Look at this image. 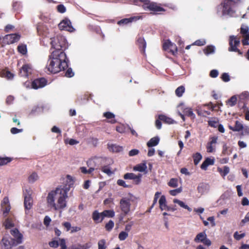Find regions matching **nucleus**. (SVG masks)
Instances as JSON below:
<instances>
[{
	"label": "nucleus",
	"mask_w": 249,
	"mask_h": 249,
	"mask_svg": "<svg viewBox=\"0 0 249 249\" xmlns=\"http://www.w3.org/2000/svg\"><path fill=\"white\" fill-rule=\"evenodd\" d=\"M67 184L60 185L50 191L46 198L48 207L59 212L60 214L67 206L66 199L68 197V192L73 184V180L70 175L67 176Z\"/></svg>",
	"instance_id": "nucleus-1"
},
{
	"label": "nucleus",
	"mask_w": 249,
	"mask_h": 249,
	"mask_svg": "<svg viewBox=\"0 0 249 249\" xmlns=\"http://www.w3.org/2000/svg\"><path fill=\"white\" fill-rule=\"evenodd\" d=\"M68 60L64 52L53 51L49 55L46 68L50 73H56L68 67Z\"/></svg>",
	"instance_id": "nucleus-2"
},
{
	"label": "nucleus",
	"mask_w": 249,
	"mask_h": 249,
	"mask_svg": "<svg viewBox=\"0 0 249 249\" xmlns=\"http://www.w3.org/2000/svg\"><path fill=\"white\" fill-rule=\"evenodd\" d=\"M39 34L44 36L46 38H50L52 48L54 49L53 51L64 52L68 48L67 41L64 36L57 35L53 37L50 35V31L43 25H39L37 28Z\"/></svg>",
	"instance_id": "nucleus-3"
},
{
	"label": "nucleus",
	"mask_w": 249,
	"mask_h": 249,
	"mask_svg": "<svg viewBox=\"0 0 249 249\" xmlns=\"http://www.w3.org/2000/svg\"><path fill=\"white\" fill-rule=\"evenodd\" d=\"M10 233L15 239L12 238L9 235L4 236L0 241L2 249H12L13 247L22 243L23 235L17 229L11 230Z\"/></svg>",
	"instance_id": "nucleus-4"
},
{
	"label": "nucleus",
	"mask_w": 249,
	"mask_h": 249,
	"mask_svg": "<svg viewBox=\"0 0 249 249\" xmlns=\"http://www.w3.org/2000/svg\"><path fill=\"white\" fill-rule=\"evenodd\" d=\"M133 3L138 6H142L145 11L153 12H159L165 11V9L160 6L159 4L149 0H132Z\"/></svg>",
	"instance_id": "nucleus-5"
},
{
	"label": "nucleus",
	"mask_w": 249,
	"mask_h": 249,
	"mask_svg": "<svg viewBox=\"0 0 249 249\" xmlns=\"http://www.w3.org/2000/svg\"><path fill=\"white\" fill-rule=\"evenodd\" d=\"M217 14L220 17L226 16L233 17L234 16L235 11L232 9L227 3L224 1L217 6Z\"/></svg>",
	"instance_id": "nucleus-6"
},
{
	"label": "nucleus",
	"mask_w": 249,
	"mask_h": 249,
	"mask_svg": "<svg viewBox=\"0 0 249 249\" xmlns=\"http://www.w3.org/2000/svg\"><path fill=\"white\" fill-rule=\"evenodd\" d=\"M131 199L129 198L125 197H123L120 201V208L122 212V214L120 216V220L122 221L124 215L128 214L130 211Z\"/></svg>",
	"instance_id": "nucleus-7"
},
{
	"label": "nucleus",
	"mask_w": 249,
	"mask_h": 249,
	"mask_svg": "<svg viewBox=\"0 0 249 249\" xmlns=\"http://www.w3.org/2000/svg\"><path fill=\"white\" fill-rule=\"evenodd\" d=\"M32 191L30 188L23 191L24 197V205L25 209V213H27V211L30 210L33 206V198L32 197Z\"/></svg>",
	"instance_id": "nucleus-8"
},
{
	"label": "nucleus",
	"mask_w": 249,
	"mask_h": 249,
	"mask_svg": "<svg viewBox=\"0 0 249 249\" xmlns=\"http://www.w3.org/2000/svg\"><path fill=\"white\" fill-rule=\"evenodd\" d=\"M58 27L60 30H63L70 32H72L74 30V29L71 25L70 20L68 18H65L60 22L58 24Z\"/></svg>",
	"instance_id": "nucleus-9"
},
{
	"label": "nucleus",
	"mask_w": 249,
	"mask_h": 249,
	"mask_svg": "<svg viewBox=\"0 0 249 249\" xmlns=\"http://www.w3.org/2000/svg\"><path fill=\"white\" fill-rule=\"evenodd\" d=\"M47 83V81L44 78H41L34 80L31 84V88L37 89L44 87Z\"/></svg>",
	"instance_id": "nucleus-10"
},
{
	"label": "nucleus",
	"mask_w": 249,
	"mask_h": 249,
	"mask_svg": "<svg viewBox=\"0 0 249 249\" xmlns=\"http://www.w3.org/2000/svg\"><path fill=\"white\" fill-rule=\"evenodd\" d=\"M20 38V36L18 34H12L7 35L4 37V41L8 44H13L18 42Z\"/></svg>",
	"instance_id": "nucleus-11"
},
{
	"label": "nucleus",
	"mask_w": 249,
	"mask_h": 249,
	"mask_svg": "<svg viewBox=\"0 0 249 249\" xmlns=\"http://www.w3.org/2000/svg\"><path fill=\"white\" fill-rule=\"evenodd\" d=\"M142 177L141 174L136 175L132 173H127L124 175V178L125 179H132L136 184H139L141 181Z\"/></svg>",
	"instance_id": "nucleus-12"
},
{
	"label": "nucleus",
	"mask_w": 249,
	"mask_h": 249,
	"mask_svg": "<svg viewBox=\"0 0 249 249\" xmlns=\"http://www.w3.org/2000/svg\"><path fill=\"white\" fill-rule=\"evenodd\" d=\"M210 189V186L209 184L206 183H200L198 184L197 190L200 195H204L207 194Z\"/></svg>",
	"instance_id": "nucleus-13"
},
{
	"label": "nucleus",
	"mask_w": 249,
	"mask_h": 249,
	"mask_svg": "<svg viewBox=\"0 0 249 249\" xmlns=\"http://www.w3.org/2000/svg\"><path fill=\"white\" fill-rule=\"evenodd\" d=\"M142 18V17L141 16H134L130 18H125L118 21L117 24L120 26L126 25L129 23H131L134 21H137Z\"/></svg>",
	"instance_id": "nucleus-14"
},
{
	"label": "nucleus",
	"mask_w": 249,
	"mask_h": 249,
	"mask_svg": "<svg viewBox=\"0 0 249 249\" xmlns=\"http://www.w3.org/2000/svg\"><path fill=\"white\" fill-rule=\"evenodd\" d=\"M184 104L183 103L180 104L178 107L181 109H183V112L185 115L190 117L192 119H194L196 117L195 114L193 113L192 109L191 108H184Z\"/></svg>",
	"instance_id": "nucleus-15"
},
{
	"label": "nucleus",
	"mask_w": 249,
	"mask_h": 249,
	"mask_svg": "<svg viewBox=\"0 0 249 249\" xmlns=\"http://www.w3.org/2000/svg\"><path fill=\"white\" fill-rule=\"evenodd\" d=\"M218 137L214 136L211 138V141L208 142L206 145L207 151L208 153H212L214 151V148L213 146V144L217 143Z\"/></svg>",
	"instance_id": "nucleus-16"
},
{
	"label": "nucleus",
	"mask_w": 249,
	"mask_h": 249,
	"mask_svg": "<svg viewBox=\"0 0 249 249\" xmlns=\"http://www.w3.org/2000/svg\"><path fill=\"white\" fill-rule=\"evenodd\" d=\"M32 72V69L29 65H24L20 70L19 74L22 77H27Z\"/></svg>",
	"instance_id": "nucleus-17"
},
{
	"label": "nucleus",
	"mask_w": 249,
	"mask_h": 249,
	"mask_svg": "<svg viewBox=\"0 0 249 249\" xmlns=\"http://www.w3.org/2000/svg\"><path fill=\"white\" fill-rule=\"evenodd\" d=\"M108 148L110 151L112 152L118 153L122 152L124 148L122 146H120L116 144L108 143L107 144Z\"/></svg>",
	"instance_id": "nucleus-18"
},
{
	"label": "nucleus",
	"mask_w": 249,
	"mask_h": 249,
	"mask_svg": "<svg viewBox=\"0 0 249 249\" xmlns=\"http://www.w3.org/2000/svg\"><path fill=\"white\" fill-rule=\"evenodd\" d=\"M214 163V159L210 158H207L201 165V168L202 170H206L209 165H213Z\"/></svg>",
	"instance_id": "nucleus-19"
},
{
	"label": "nucleus",
	"mask_w": 249,
	"mask_h": 249,
	"mask_svg": "<svg viewBox=\"0 0 249 249\" xmlns=\"http://www.w3.org/2000/svg\"><path fill=\"white\" fill-rule=\"evenodd\" d=\"M160 207L161 210H167L169 211L170 208L166 205V198L164 196H162L159 200Z\"/></svg>",
	"instance_id": "nucleus-20"
},
{
	"label": "nucleus",
	"mask_w": 249,
	"mask_h": 249,
	"mask_svg": "<svg viewBox=\"0 0 249 249\" xmlns=\"http://www.w3.org/2000/svg\"><path fill=\"white\" fill-rule=\"evenodd\" d=\"M147 168V167L146 166V163L143 162L137 164L134 167L133 169L135 171H139L140 172H145L146 173Z\"/></svg>",
	"instance_id": "nucleus-21"
},
{
	"label": "nucleus",
	"mask_w": 249,
	"mask_h": 249,
	"mask_svg": "<svg viewBox=\"0 0 249 249\" xmlns=\"http://www.w3.org/2000/svg\"><path fill=\"white\" fill-rule=\"evenodd\" d=\"M102 212L100 213L98 211L95 210L92 213V219L96 223L101 222L102 221H101L103 217Z\"/></svg>",
	"instance_id": "nucleus-22"
},
{
	"label": "nucleus",
	"mask_w": 249,
	"mask_h": 249,
	"mask_svg": "<svg viewBox=\"0 0 249 249\" xmlns=\"http://www.w3.org/2000/svg\"><path fill=\"white\" fill-rule=\"evenodd\" d=\"M137 44L140 48H142V51L143 53L145 52V48L146 47V43L143 37H139L137 39Z\"/></svg>",
	"instance_id": "nucleus-23"
},
{
	"label": "nucleus",
	"mask_w": 249,
	"mask_h": 249,
	"mask_svg": "<svg viewBox=\"0 0 249 249\" xmlns=\"http://www.w3.org/2000/svg\"><path fill=\"white\" fill-rule=\"evenodd\" d=\"M243 124L240 122L236 121L235 126L234 127L230 126L229 128L233 131L239 132L243 129Z\"/></svg>",
	"instance_id": "nucleus-24"
},
{
	"label": "nucleus",
	"mask_w": 249,
	"mask_h": 249,
	"mask_svg": "<svg viewBox=\"0 0 249 249\" xmlns=\"http://www.w3.org/2000/svg\"><path fill=\"white\" fill-rule=\"evenodd\" d=\"M215 48L213 45H208L203 50V52L206 55L213 54L215 53Z\"/></svg>",
	"instance_id": "nucleus-25"
},
{
	"label": "nucleus",
	"mask_w": 249,
	"mask_h": 249,
	"mask_svg": "<svg viewBox=\"0 0 249 249\" xmlns=\"http://www.w3.org/2000/svg\"><path fill=\"white\" fill-rule=\"evenodd\" d=\"M207 237V234L205 232H201L197 234L194 239L195 242L196 243L202 242Z\"/></svg>",
	"instance_id": "nucleus-26"
},
{
	"label": "nucleus",
	"mask_w": 249,
	"mask_h": 249,
	"mask_svg": "<svg viewBox=\"0 0 249 249\" xmlns=\"http://www.w3.org/2000/svg\"><path fill=\"white\" fill-rule=\"evenodd\" d=\"M160 142V138L158 137H155L151 138L147 143V145L149 147L155 146L158 145Z\"/></svg>",
	"instance_id": "nucleus-27"
},
{
	"label": "nucleus",
	"mask_w": 249,
	"mask_h": 249,
	"mask_svg": "<svg viewBox=\"0 0 249 249\" xmlns=\"http://www.w3.org/2000/svg\"><path fill=\"white\" fill-rule=\"evenodd\" d=\"M159 119L160 120L168 124H173L176 123V121H174L173 119H172V118H169L164 115H159Z\"/></svg>",
	"instance_id": "nucleus-28"
},
{
	"label": "nucleus",
	"mask_w": 249,
	"mask_h": 249,
	"mask_svg": "<svg viewBox=\"0 0 249 249\" xmlns=\"http://www.w3.org/2000/svg\"><path fill=\"white\" fill-rule=\"evenodd\" d=\"M103 217L101 221H103V220L106 217H113L115 215V212L113 210H105L102 212Z\"/></svg>",
	"instance_id": "nucleus-29"
},
{
	"label": "nucleus",
	"mask_w": 249,
	"mask_h": 249,
	"mask_svg": "<svg viewBox=\"0 0 249 249\" xmlns=\"http://www.w3.org/2000/svg\"><path fill=\"white\" fill-rule=\"evenodd\" d=\"M104 116L108 119H111L109 122L111 124H114L116 122L114 119L115 115L110 112H106L104 113Z\"/></svg>",
	"instance_id": "nucleus-30"
},
{
	"label": "nucleus",
	"mask_w": 249,
	"mask_h": 249,
	"mask_svg": "<svg viewBox=\"0 0 249 249\" xmlns=\"http://www.w3.org/2000/svg\"><path fill=\"white\" fill-rule=\"evenodd\" d=\"M174 203L178 204L181 207L187 209L188 211L191 212L192 209L189 207L187 205L185 204L183 201L179 200L178 199H174L173 200Z\"/></svg>",
	"instance_id": "nucleus-31"
},
{
	"label": "nucleus",
	"mask_w": 249,
	"mask_h": 249,
	"mask_svg": "<svg viewBox=\"0 0 249 249\" xmlns=\"http://www.w3.org/2000/svg\"><path fill=\"white\" fill-rule=\"evenodd\" d=\"M217 171L219 173H220L222 176L224 177L229 173L230 168L227 166H224L223 169L218 168Z\"/></svg>",
	"instance_id": "nucleus-32"
},
{
	"label": "nucleus",
	"mask_w": 249,
	"mask_h": 249,
	"mask_svg": "<svg viewBox=\"0 0 249 249\" xmlns=\"http://www.w3.org/2000/svg\"><path fill=\"white\" fill-rule=\"evenodd\" d=\"M194 164L197 165L202 158V156L199 152H197L193 155Z\"/></svg>",
	"instance_id": "nucleus-33"
},
{
	"label": "nucleus",
	"mask_w": 249,
	"mask_h": 249,
	"mask_svg": "<svg viewBox=\"0 0 249 249\" xmlns=\"http://www.w3.org/2000/svg\"><path fill=\"white\" fill-rule=\"evenodd\" d=\"M231 40H232V46L233 47L235 46V47H237V46H238L240 43L239 38H237L236 36H231L230 37L229 43L230 42Z\"/></svg>",
	"instance_id": "nucleus-34"
},
{
	"label": "nucleus",
	"mask_w": 249,
	"mask_h": 249,
	"mask_svg": "<svg viewBox=\"0 0 249 249\" xmlns=\"http://www.w3.org/2000/svg\"><path fill=\"white\" fill-rule=\"evenodd\" d=\"M185 91V88L183 86L178 87L175 91L176 94L178 97H181Z\"/></svg>",
	"instance_id": "nucleus-35"
},
{
	"label": "nucleus",
	"mask_w": 249,
	"mask_h": 249,
	"mask_svg": "<svg viewBox=\"0 0 249 249\" xmlns=\"http://www.w3.org/2000/svg\"><path fill=\"white\" fill-rule=\"evenodd\" d=\"M12 159L8 157H0V166L4 165L11 161Z\"/></svg>",
	"instance_id": "nucleus-36"
},
{
	"label": "nucleus",
	"mask_w": 249,
	"mask_h": 249,
	"mask_svg": "<svg viewBox=\"0 0 249 249\" xmlns=\"http://www.w3.org/2000/svg\"><path fill=\"white\" fill-rule=\"evenodd\" d=\"M38 179V176L36 173H33L28 177V181L30 183H34Z\"/></svg>",
	"instance_id": "nucleus-37"
},
{
	"label": "nucleus",
	"mask_w": 249,
	"mask_h": 249,
	"mask_svg": "<svg viewBox=\"0 0 249 249\" xmlns=\"http://www.w3.org/2000/svg\"><path fill=\"white\" fill-rule=\"evenodd\" d=\"M170 45L168 52H170L173 55H175L178 51L177 47L176 44L172 42H171Z\"/></svg>",
	"instance_id": "nucleus-38"
},
{
	"label": "nucleus",
	"mask_w": 249,
	"mask_h": 249,
	"mask_svg": "<svg viewBox=\"0 0 249 249\" xmlns=\"http://www.w3.org/2000/svg\"><path fill=\"white\" fill-rule=\"evenodd\" d=\"M237 102V97L235 95L231 97L228 101V104L231 106L233 107L235 105Z\"/></svg>",
	"instance_id": "nucleus-39"
},
{
	"label": "nucleus",
	"mask_w": 249,
	"mask_h": 249,
	"mask_svg": "<svg viewBox=\"0 0 249 249\" xmlns=\"http://www.w3.org/2000/svg\"><path fill=\"white\" fill-rule=\"evenodd\" d=\"M228 50L230 52H237L238 53V54H242V53L237 47H236L235 46L234 47L232 46V40H231V41L230 42V47L229 48Z\"/></svg>",
	"instance_id": "nucleus-40"
},
{
	"label": "nucleus",
	"mask_w": 249,
	"mask_h": 249,
	"mask_svg": "<svg viewBox=\"0 0 249 249\" xmlns=\"http://www.w3.org/2000/svg\"><path fill=\"white\" fill-rule=\"evenodd\" d=\"M3 224L6 229H10L14 226L13 221L9 218L5 220Z\"/></svg>",
	"instance_id": "nucleus-41"
},
{
	"label": "nucleus",
	"mask_w": 249,
	"mask_h": 249,
	"mask_svg": "<svg viewBox=\"0 0 249 249\" xmlns=\"http://www.w3.org/2000/svg\"><path fill=\"white\" fill-rule=\"evenodd\" d=\"M168 185L171 187L175 188L178 186V179L177 178H171L168 182Z\"/></svg>",
	"instance_id": "nucleus-42"
},
{
	"label": "nucleus",
	"mask_w": 249,
	"mask_h": 249,
	"mask_svg": "<svg viewBox=\"0 0 249 249\" xmlns=\"http://www.w3.org/2000/svg\"><path fill=\"white\" fill-rule=\"evenodd\" d=\"M106 240L105 239H101L98 242V249H106L107 246L106 245Z\"/></svg>",
	"instance_id": "nucleus-43"
},
{
	"label": "nucleus",
	"mask_w": 249,
	"mask_h": 249,
	"mask_svg": "<svg viewBox=\"0 0 249 249\" xmlns=\"http://www.w3.org/2000/svg\"><path fill=\"white\" fill-rule=\"evenodd\" d=\"M128 232L125 231H122L119 233L118 238L120 240L124 241L128 237Z\"/></svg>",
	"instance_id": "nucleus-44"
},
{
	"label": "nucleus",
	"mask_w": 249,
	"mask_h": 249,
	"mask_svg": "<svg viewBox=\"0 0 249 249\" xmlns=\"http://www.w3.org/2000/svg\"><path fill=\"white\" fill-rule=\"evenodd\" d=\"M206 41L205 39H201L196 40L193 43V45L198 46H201L204 45L205 44H206Z\"/></svg>",
	"instance_id": "nucleus-45"
},
{
	"label": "nucleus",
	"mask_w": 249,
	"mask_h": 249,
	"mask_svg": "<svg viewBox=\"0 0 249 249\" xmlns=\"http://www.w3.org/2000/svg\"><path fill=\"white\" fill-rule=\"evenodd\" d=\"M102 171L108 176H110L113 174V172L111 171L110 168L108 166H104L102 167Z\"/></svg>",
	"instance_id": "nucleus-46"
},
{
	"label": "nucleus",
	"mask_w": 249,
	"mask_h": 249,
	"mask_svg": "<svg viewBox=\"0 0 249 249\" xmlns=\"http://www.w3.org/2000/svg\"><path fill=\"white\" fill-rule=\"evenodd\" d=\"M18 52L22 54H25L27 53V48L26 45H19L18 47Z\"/></svg>",
	"instance_id": "nucleus-47"
},
{
	"label": "nucleus",
	"mask_w": 249,
	"mask_h": 249,
	"mask_svg": "<svg viewBox=\"0 0 249 249\" xmlns=\"http://www.w3.org/2000/svg\"><path fill=\"white\" fill-rule=\"evenodd\" d=\"M239 97L241 100L248 99L249 98V92L247 91H244L239 95Z\"/></svg>",
	"instance_id": "nucleus-48"
},
{
	"label": "nucleus",
	"mask_w": 249,
	"mask_h": 249,
	"mask_svg": "<svg viewBox=\"0 0 249 249\" xmlns=\"http://www.w3.org/2000/svg\"><path fill=\"white\" fill-rule=\"evenodd\" d=\"M114 222L112 220H110L108 221V222L106 224L105 228L107 231H110L113 229V228L114 227Z\"/></svg>",
	"instance_id": "nucleus-49"
},
{
	"label": "nucleus",
	"mask_w": 249,
	"mask_h": 249,
	"mask_svg": "<svg viewBox=\"0 0 249 249\" xmlns=\"http://www.w3.org/2000/svg\"><path fill=\"white\" fill-rule=\"evenodd\" d=\"M218 120L217 119H214L213 120L208 121V124L210 126L216 128L218 125Z\"/></svg>",
	"instance_id": "nucleus-50"
},
{
	"label": "nucleus",
	"mask_w": 249,
	"mask_h": 249,
	"mask_svg": "<svg viewBox=\"0 0 249 249\" xmlns=\"http://www.w3.org/2000/svg\"><path fill=\"white\" fill-rule=\"evenodd\" d=\"M245 233L244 232L239 234L238 231H236L234 233L233 237L236 240H240V239L244 237L245 236Z\"/></svg>",
	"instance_id": "nucleus-51"
},
{
	"label": "nucleus",
	"mask_w": 249,
	"mask_h": 249,
	"mask_svg": "<svg viewBox=\"0 0 249 249\" xmlns=\"http://www.w3.org/2000/svg\"><path fill=\"white\" fill-rule=\"evenodd\" d=\"M182 191V188L181 187L170 190V194L173 196H175L178 194L180 193Z\"/></svg>",
	"instance_id": "nucleus-52"
},
{
	"label": "nucleus",
	"mask_w": 249,
	"mask_h": 249,
	"mask_svg": "<svg viewBox=\"0 0 249 249\" xmlns=\"http://www.w3.org/2000/svg\"><path fill=\"white\" fill-rule=\"evenodd\" d=\"M222 80L225 82H228L230 80V75L228 73H223L221 75Z\"/></svg>",
	"instance_id": "nucleus-53"
},
{
	"label": "nucleus",
	"mask_w": 249,
	"mask_h": 249,
	"mask_svg": "<svg viewBox=\"0 0 249 249\" xmlns=\"http://www.w3.org/2000/svg\"><path fill=\"white\" fill-rule=\"evenodd\" d=\"M134 222L133 221H130L125 226V231L127 232H129L132 228V227L134 225Z\"/></svg>",
	"instance_id": "nucleus-54"
},
{
	"label": "nucleus",
	"mask_w": 249,
	"mask_h": 249,
	"mask_svg": "<svg viewBox=\"0 0 249 249\" xmlns=\"http://www.w3.org/2000/svg\"><path fill=\"white\" fill-rule=\"evenodd\" d=\"M249 29L248 26L245 25L242 26L241 27V33L245 36L248 34L249 33H248Z\"/></svg>",
	"instance_id": "nucleus-55"
},
{
	"label": "nucleus",
	"mask_w": 249,
	"mask_h": 249,
	"mask_svg": "<svg viewBox=\"0 0 249 249\" xmlns=\"http://www.w3.org/2000/svg\"><path fill=\"white\" fill-rule=\"evenodd\" d=\"M57 10L60 13H64L66 11V8L63 4H59L57 6Z\"/></svg>",
	"instance_id": "nucleus-56"
},
{
	"label": "nucleus",
	"mask_w": 249,
	"mask_h": 249,
	"mask_svg": "<svg viewBox=\"0 0 249 249\" xmlns=\"http://www.w3.org/2000/svg\"><path fill=\"white\" fill-rule=\"evenodd\" d=\"M3 215L6 216L8 213L10 212L11 207L10 205L5 206L4 208H2Z\"/></svg>",
	"instance_id": "nucleus-57"
},
{
	"label": "nucleus",
	"mask_w": 249,
	"mask_h": 249,
	"mask_svg": "<svg viewBox=\"0 0 249 249\" xmlns=\"http://www.w3.org/2000/svg\"><path fill=\"white\" fill-rule=\"evenodd\" d=\"M171 42L168 40L166 41L163 44V48L164 50L168 51L169 48L170 47Z\"/></svg>",
	"instance_id": "nucleus-58"
},
{
	"label": "nucleus",
	"mask_w": 249,
	"mask_h": 249,
	"mask_svg": "<svg viewBox=\"0 0 249 249\" xmlns=\"http://www.w3.org/2000/svg\"><path fill=\"white\" fill-rule=\"evenodd\" d=\"M116 131L119 133H123L125 132V127L123 124H121L116 127Z\"/></svg>",
	"instance_id": "nucleus-59"
},
{
	"label": "nucleus",
	"mask_w": 249,
	"mask_h": 249,
	"mask_svg": "<svg viewBox=\"0 0 249 249\" xmlns=\"http://www.w3.org/2000/svg\"><path fill=\"white\" fill-rule=\"evenodd\" d=\"M8 205H10L9 198L8 197L5 196L4 197V198L3 199V200L1 202V208H4L5 206H6Z\"/></svg>",
	"instance_id": "nucleus-60"
},
{
	"label": "nucleus",
	"mask_w": 249,
	"mask_h": 249,
	"mask_svg": "<svg viewBox=\"0 0 249 249\" xmlns=\"http://www.w3.org/2000/svg\"><path fill=\"white\" fill-rule=\"evenodd\" d=\"M249 33L244 36V38L242 40V44L243 45H248L249 44Z\"/></svg>",
	"instance_id": "nucleus-61"
},
{
	"label": "nucleus",
	"mask_w": 249,
	"mask_h": 249,
	"mask_svg": "<svg viewBox=\"0 0 249 249\" xmlns=\"http://www.w3.org/2000/svg\"><path fill=\"white\" fill-rule=\"evenodd\" d=\"M218 71L216 70H213L210 72V76L212 78H216L218 75Z\"/></svg>",
	"instance_id": "nucleus-62"
},
{
	"label": "nucleus",
	"mask_w": 249,
	"mask_h": 249,
	"mask_svg": "<svg viewBox=\"0 0 249 249\" xmlns=\"http://www.w3.org/2000/svg\"><path fill=\"white\" fill-rule=\"evenodd\" d=\"M249 222V212H248L245 215V218L242 220L241 225L243 226L247 222Z\"/></svg>",
	"instance_id": "nucleus-63"
},
{
	"label": "nucleus",
	"mask_w": 249,
	"mask_h": 249,
	"mask_svg": "<svg viewBox=\"0 0 249 249\" xmlns=\"http://www.w3.org/2000/svg\"><path fill=\"white\" fill-rule=\"evenodd\" d=\"M242 135H249V127L248 126H243L242 129Z\"/></svg>",
	"instance_id": "nucleus-64"
}]
</instances>
